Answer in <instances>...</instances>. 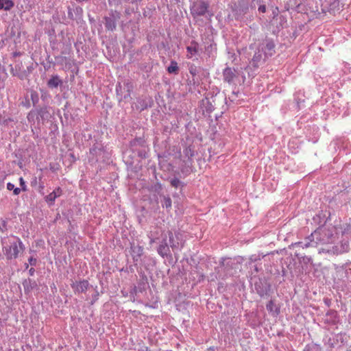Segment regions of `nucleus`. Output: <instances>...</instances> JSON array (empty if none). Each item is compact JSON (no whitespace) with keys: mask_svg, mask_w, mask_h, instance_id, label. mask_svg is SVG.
Masks as SVG:
<instances>
[{"mask_svg":"<svg viewBox=\"0 0 351 351\" xmlns=\"http://www.w3.org/2000/svg\"><path fill=\"white\" fill-rule=\"evenodd\" d=\"M150 243H154L158 238H155L152 234L149 236ZM159 245L157 252L162 258L167 257L171 254V250L174 253L181 251L184 245L183 234L179 231L173 232L170 230L161 232V237L159 239Z\"/></svg>","mask_w":351,"mask_h":351,"instance_id":"1","label":"nucleus"},{"mask_svg":"<svg viewBox=\"0 0 351 351\" xmlns=\"http://www.w3.org/2000/svg\"><path fill=\"white\" fill-rule=\"evenodd\" d=\"M335 240V236L332 231L326 227H320L315 230L308 237L304 242H296L293 243V246L307 248L309 247H317L323 245V247H330L331 243Z\"/></svg>","mask_w":351,"mask_h":351,"instance_id":"2","label":"nucleus"},{"mask_svg":"<svg viewBox=\"0 0 351 351\" xmlns=\"http://www.w3.org/2000/svg\"><path fill=\"white\" fill-rule=\"evenodd\" d=\"M1 243L2 251L7 260L16 259L25 249L21 239L12 234L1 237Z\"/></svg>","mask_w":351,"mask_h":351,"instance_id":"3","label":"nucleus"},{"mask_svg":"<svg viewBox=\"0 0 351 351\" xmlns=\"http://www.w3.org/2000/svg\"><path fill=\"white\" fill-rule=\"evenodd\" d=\"M350 249V244L348 240L343 239L339 243L327 247H321L319 250V253H328L333 255H338L347 252Z\"/></svg>","mask_w":351,"mask_h":351,"instance_id":"4","label":"nucleus"},{"mask_svg":"<svg viewBox=\"0 0 351 351\" xmlns=\"http://www.w3.org/2000/svg\"><path fill=\"white\" fill-rule=\"evenodd\" d=\"M250 48L251 49H254V53L250 62V64L254 68H258L265 62L267 58H265L264 53L261 51L260 47L256 46V44L250 45Z\"/></svg>","mask_w":351,"mask_h":351,"instance_id":"5","label":"nucleus"},{"mask_svg":"<svg viewBox=\"0 0 351 351\" xmlns=\"http://www.w3.org/2000/svg\"><path fill=\"white\" fill-rule=\"evenodd\" d=\"M104 147L101 143H96L90 149V158L93 161H99L104 157Z\"/></svg>","mask_w":351,"mask_h":351,"instance_id":"6","label":"nucleus"},{"mask_svg":"<svg viewBox=\"0 0 351 351\" xmlns=\"http://www.w3.org/2000/svg\"><path fill=\"white\" fill-rule=\"evenodd\" d=\"M254 287L258 294L261 297L267 295L270 291V285L267 281L261 279L255 282Z\"/></svg>","mask_w":351,"mask_h":351,"instance_id":"7","label":"nucleus"},{"mask_svg":"<svg viewBox=\"0 0 351 351\" xmlns=\"http://www.w3.org/2000/svg\"><path fill=\"white\" fill-rule=\"evenodd\" d=\"M208 10V4L204 1L195 3L191 8V14L195 16H203Z\"/></svg>","mask_w":351,"mask_h":351,"instance_id":"8","label":"nucleus"},{"mask_svg":"<svg viewBox=\"0 0 351 351\" xmlns=\"http://www.w3.org/2000/svg\"><path fill=\"white\" fill-rule=\"evenodd\" d=\"M263 52L265 58L272 56L275 53V45L271 40H265L261 45H258Z\"/></svg>","mask_w":351,"mask_h":351,"instance_id":"9","label":"nucleus"},{"mask_svg":"<svg viewBox=\"0 0 351 351\" xmlns=\"http://www.w3.org/2000/svg\"><path fill=\"white\" fill-rule=\"evenodd\" d=\"M178 168L182 174L187 176L192 172V159H179Z\"/></svg>","mask_w":351,"mask_h":351,"instance_id":"10","label":"nucleus"},{"mask_svg":"<svg viewBox=\"0 0 351 351\" xmlns=\"http://www.w3.org/2000/svg\"><path fill=\"white\" fill-rule=\"evenodd\" d=\"M89 285V282L86 280L75 281L71 285V288L75 293L86 292L88 289Z\"/></svg>","mask_w":351,"mask_h":351,"instance_id":"11","label":"nucleus"},{"mask_svg":"<svg viewBox=\"0 0 351 351\" xmlns=\"http://www.w3.org/2000/svg\"><path fill=\"white\" fill-rule=\"evenodd\" d=\"M62 193V191L61 188L57 187L53 192L47 195L45 199L49 206H51L54 204L56 199L61 196Z\"/></svg>","mask_w":351,"mask_h":351,"instance_id":"12","label":"nucleus"},{"mask_svg":"<svg viewBox=\"0 0 351 351\" xmlns=\"http://www.w3.org/2000/svg\"><path fill=\"white\" fill-rule=\"evenodd\" d=\"M105 27L108 30L113 31L116 28V19L114 15L105 17Z\"/></svg>","mask_w":351,"mask_h":351,"instance_id":"13","label":"nucleus"},{"mask_svg":"<svg viewBox=\"0 0 351 351\" xmlns=\"http://www.w3.org/2000/svg\"><path fill=\"white\" fill-rule=\"evenodd\" d=\"M223 75L224 81L230 83L235 77V71L230 67H227L223 70Z\"/></svg>","mask_w":351,"mask_h":351,"instance_id":"14","label":"nucleus"},{"mask_svg":"<svg viewBox=\"0 0 351 351\" xmlns=\"http://www.w3.org/2000/svg\"><path fill=\"white\" fill-rule=\"evenodd\" d=\"M197 47H198V45L195 42H192L190 45L187 46L186 57L188 58H192L193 56L197 53V50H198Z\"/></svg>","mask_w":351,"mask_h":351,"instance_id":"15","label":"nucleus"},{"mask_svg":"<svg viewBox=\"0 0 351 351\" xmlns=\"http://www.w3.org/2000/svg\"><path fill=\"white\" fill-rule=\"evenodd\" d=\"M24 290L25 293L30 292L34 287L37 286L35 281H32L31 279H27L23 282Z\"/></svg>","mask_w":351,"mask_h":351,"instance_id":"16","label":"nucleus"},{"mask_svg":"<svg viewBox=\"0 0 351 351\" xmlns=\"http://www.w3.org/2000/svg\"><path fill=\"white\" fill-rule=\"evenodd\" d=\"M242 94L243 93H241V91H240L239 89H237V90H232V91L231 92V94H228L229 99L232 102H234V101H237V98H239V100H240V99L243 100V99L241 98Z\"/></svg>","mask_w":351,"mask_h":351,"instance_id":"17","label":"nucleus"},{"mask_svg":"<svg viewBox=\"0 0 351 351\" xmlns=\"http://www.w3.org/2000/svg\"><path fill=\"white\" fill-rule=\"evenodd\" d=\"M62 83V82L59 77L58 75H54L49 80L48 85L50 87L57 88L58 86H61Z\"/></svg>","mask_w":351,"mask_h":351,"instance_id":"18","label":"nucleus"},{"mask_svg":"<svg viewBox=\"0 0 351 351\" xmlns=\"http://www.w3.org/2000/svg\"><path fill=\"white\" fill-rule=\"evenodd\" d=\"M14 6L11 0H0V10H10Z\"/></svg>","mask_w":351,"mask_h":351,"instance_id":"19","label":"nucleus"},{"mask_svg":"<svg viewBox=\"0 0 351 351\" xmlns=\"http://www.w3.org/2000/svg\"><path fill=\"white\" fill-rule=\"evenodd\" d=\"M266 308L269 312L276 315H278L280 312L278 308L276 307L273 300H270L268 302V304L266 305Z\"/></svg>","mask_w":351,"mask_h":351,"instance_id":"20","label":"nucleus"},{"mask_svg":"<svg viewBox=\"0 0 351 351\" xmlns=\"http://www.w3.org/2000/svg\"><path fill=\"white\" fill-rule=\"evenodd\" d=\"M303 351H322V348L319 345L316 343H308L307 344Z\"/></svg>","mask_w":351,"mask_h":351,"instance_id":"21","label":"nucleus"},{"mask_svg":"<svg viewBox=\"0 0 351 351\" xmlns=\"http://www.w3.org/2000/svg\"><path fill=\"white\" fill-rule=\"evenodd\" d=\"M178 70V63L174 60L171 61L170 65L167 67L168 73L177 74Z\"/></svg>","mask_w":351,"mask_h":351,"instance_id":"22","label":"nucleus"},{"mask_svg":"<svg viewBox=\"0 0 351 351\" xmlns=\"http://www.w3.org/2000/svg\"><path fill=\"white\" fill-rule=\"evenodd\" d=\"M40 112L36 110H31L27 114V119L30 123H34L36 120H38V114Z\"/></svg>","mask_w":351,"mask_h":351,"instance_id":"23","label":"nucleus"},{"mask_svg":"<svg viewBox=\"0 0 351 351\" xmlns=\"http://www.w3.org/2000/svg\"><path fill=\"white\" fill-rule=\"evenodd\" d=\"M183 154L186 159H192L193 156H194V150L191 147L189 146L185 147L183 151Z\"/></svg>","mask_w":351,"mask_h":351,"instance_id":"24","label":"nucleus"},{"mask_svg":"<svg viewBox=\"0 0 351 351\" xmlns=\"http://www.w3.org/2000/svg\"><path fill=\"white\" fill-rule=\"evenodd\" d=\"M326 317H329L327 320L332 322L335 323L337 318V313L335 311H329L326 313Z\"/></svg>","mask_w":351,"mask_h":351,"instance_id":"25","label":"nucleus"},{"mask_svg":"<svg viewBox=\"0 0 351 351\" xmlns=\"http://www.w3.org/2000/svg\"><path fill=\"white\" fill-rule=\"evenodd\" d=\"M171 184L175 188L183 187L184 184L178 178H174L171 181Z\"/></svg>","mask_w":351,"mask_h":351,"instance_id":"26","label":"nucleus"},{"mask_svg":"<svg viewBox=\"0 0 351 351\" xmlns=\"http://www.w3.org/2000/svg\"><path fill=\"white\" fill-rule=\"evenodd\" d=\"M264 256H265L264 255L261 256L259 254L258 255L253 254V255L250 256L249 258V262H248L249 266H250L252 263H255L258 261H260Z\"/></svg>","mask_w":351,"mask_h":351,"instance_id":"27","label":"nucleus"},{"mask_svg":"<svg viewBox=\"0 0 351 351\" xmlns=\"http://www.w3.org/2000/svg\"><path fill=\"white\" fill-rule=\"evenodd\" d=\"M162 206L167 209L171 208V199L169 196L164 197L163 201L162 202Z\"/></svg>","mask_w":351,"mask_h":351,"instance_id":"28","label":"nucleus"},{"mask_svg":"<svg viewBox=\"0 0 351 351\" xmlns=\"http://www.w3.org/2000/svg\"><path fill=\"white\" fill-rule=\"evenodd\" d=\"M30 96L33 102V105L35 106L38 101V95L36 91L32 90Z\"/></svg>","mask_w":351,"mask_h":351,"instance_id":"29","label":"nucleus"},{"mask_svg":"<svg viewBox=\"0 0 351 351\" xmlns=\"http://www.w3.org/2000/svg\"><path fill=\"white\" fill-rule=\"evenodd\" d=\"M142 143H143V140L141 138H136V139H134V140H133V141H132L130 142V145L132 147H133V146H135V145H136L138 144H141Z\"/></svg>","mask_w":351,"mask_h":351,"instance_id":"30","label":"nucleus"},{"mask_svg":"<svg viewBox=\"0 0 351 351\" xmlns=\"http://www.w3.org/2000/svg\"><path fill=\"white\" fill-rule=\"evenodd\" d=\"M19 181H20V184H21V186L22 187V190L24 191H27V186L25 185V182L23 178H20Z\"/></svg>","mask_w":351,"mask_h":351,"instance_id":"31","label":"nucleus"},{"mask_svg":"<svg viewBox=\"0 0 351 351\" xmlns=\"http://www.w3.org/2000/svg\"><path fill=\"white\" fill-rule=\"evenodd\" d=\"M28 263H29V265H31L32 266H35L36 263H37V260H36V258H35L34 257H30L28 259Z\"/></svg>","mask_w":351,"mask_h":351,"instance_id":"32","label":"nucleus"},{"mask_svg":"<svg viewBox=\"0 0 351 351\" xmlns=\"http://www.w3.org/2000/svg\"><path fill=\"white\" fill-rule=\"evenodd\" d=\"M36 111H38L40 113L38 114V118L40 117L42 119L44 118V114L46 112V110L45 109H40V110H36Z\"/></svg>","mask_w":351,"mask_h":351,"instance_id":"33","label":"nucleus"},{"mask_svg":"<svg viewBox=\"0 0 351 351\" xmlns=\"http://www.w3.org/2000/svg\"><path fill=\"white\" fill-rule=\"evenodd\" d=\"M14 187H15L14 184L11 183V182H8L7 184V189L9 190V191H12V190L14 191Z\"/></svg>","mask_w":351,"mask_h":351,"instance_id":"34","label":"nucleus"},{"mask_svg":"<svg viewBox=\"0 0 351 351\" xmlns=\"http://www.w3.org/2000/svg\"><path fill=\"white\" fill-rule=\"evenodd\" d=\"M21 190L22 189H21L20 188L14 187L13 193L15 195H18L21 193Z\"/></svg>","mask_w":351,"mask_h":351,"instance_id":"35","label":"nucleus"},{"mask_svg":"<svg viewBox=\"0 0 351 351\" xmlns=\"http://www.w3.org/2000/svg\"><path fill=\"white\" fill-rule=\"evenodd\" d=\"M0 228H1L2 230L6 229V221L5 220H2L0 223Z\"/></svg>","mask_w":351,"mask_h":351,"instance_id":"36","label":"nucleus"},{"mask_svg":"<svg viewBox=\"0 0 351 351\" xmlns=\"http://www.w3.org/2000/svg\"><path fill=\"white\" fill-rule=\"evenodd\" d=\"M258 11H259V12H262V13L265 12V11H266V7H265V5H260V6L258 7Z\"/></svg>","mask_w":351,"mask_h":351,"instance_id":"37","label":"nucleus"},{"mask_svg":"<svg viewBox=\"0 0 351 351\" xmlns=\"http://www.w3.org/2000/svg\"><path fill=\"white\" fill-rule=\"evenodd\" d=\"M22 105L26 108H29L30 107V103L29 101H27L26 99L25 101H22Z\"/></svg>","mask_w":351,"mask_h":351,"instance_id":"38","label":"nucleus"},{"mask_svg":"<svg viewBox=\"0 0 351 351\" xmlns=\"http://www.w3.org/2000/svg\"><path fill=\"white\" fill-rule=\"evenodd\" d=\"M189 71L192 75H195V71H196V68L193 66H191L189 69Z\"/></svg>","mask_w":351,"mask_h":351,"instance_id":"39","label":"nucleus"},{"mask_svg":"<svg viewBox=\"0 0 351 351\" xmlns=\"http://www.w3.org/2000/svg\"><path fill=\"white\" fill-rule=\"evenodd\" d=\"M34 271H35V270H34V268H31V269L29 270V274H30V275H32V276L34 274Z\"/></svg>","mask_w":351,"mask_h":351,"instance_id":"40","label":"nucleus"},{"mask_svg":"<svg viewBox=\"0 0 351 351\" xmlns=\"http://www.w3.org/2000/svg\"><path fill=\"white\" fill-rule=\"evenodd\" d=\"M254 270L256 273L258 272L259 268L258 267L257 265H254Z\"/></svg>","mask_w":351,"mask_h":351,"instance_id":"41","label":"nucleus"},{"mask_svg":"<svg viewBox=\"0 0 351 351\" xmlns=\"http://www.w3.org/2000/svg\"><path fill=\"white\" fill-rule=\"evenodd\" d=\"M330 348H333V347H334V345H333V343H330Z\"/></svg>","mask_w":351,"mask_h":351,"instance_id":"42","label":"nucleus"},{"mask_svg":"<svg viewBox=\"0 0 351 351\" xmlns=\"http://www.w3.org/2000/svg\"><path fill=\"white\" fill-rule=\"evenodd\" d=\"M28 267H29V264H25V268L27 269V268H28Z\"/></svg>","mask_w":351,"mask_h":351,"instance_id":"43","label":"nucleus"},{"mask_svg":"<svg viewBox=\"0 0 351 351\" xmlns=\"http://www.w3.org/2000/svg\"><path fill=\"white\" fill-rule=\"evenodd\" d=\"M84 1V0H77V1H78V2H82V1Z\"/></svg>","mask_w":351,"mask_h":351,"instance_id":"44","label":"nucleus"}]
</instances>
